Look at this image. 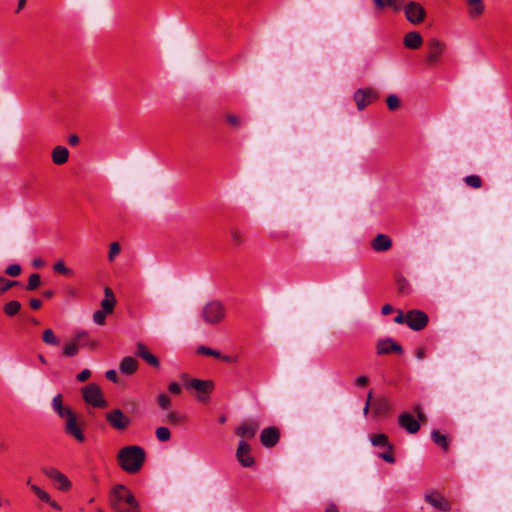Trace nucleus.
<instances>
[{
	"instance_id": "1",
	"label": "nucleus",
	"mask_w": 512,
	"mask_h": 512,
	"mask_svg": "<svg viewBox=\"0 0 512 512\" xmlns=\"http://www.w3.org/2000/svg\"><path fill=\"white\" fill-rule=\"evenodd\" d=\"M109 504L114 512H140V504L124 485H116L109 497Z\"/></svg>"
},
{
	"instance_id": "2",
	"label": "nucleus",
	"mask_w": 512,
	"mask_h": 512,
	"mask_svg": "<svg viewBox=\"0 0 512 512\" xmlns=\"http://www.w3.org/2000/svg\"><path fill=\"white\" fill-rule=\"evenodd\" d=\"M146 459L145 450L137 445L126 446L119 450L117 461L119 466L127 473L138 472Z\"/></svg>"
},
{
	"instance_id": "3",
	"label": "nucleus",
	"mask_w": 512,
	"mask_h": 512,
	"mask_svg": "<svg viewBox=\"0 0 512 512\" xmlns=\"http://www.w3.org/2000/svg\"><path fill=\"white\" fill-rule=\"evenodd\" d=\"M225 307L222 302L212 300L207 302L201 311L202 320L209 325H216L225 318Z\"/></svg>"
},
{
	"instance_id": "4",
	"label": "nucleus",
	"mask_w": 512,
	"mask_h": 512,
	"mask_svg": "<svg viewBox=\"0 0 512 512\" xmlns=\"http://www.w3.org/2000/svg\"><path fill=\"white\" fill-rule=\"evenodd\" d=\"M404 14L408 22L418 25L424 21L426 10L419 2L409 1L404 6Z\"/></svg>"
},
{
	"instance_id": "5",
	"label": "nucleus",
	"mask_w": 512,
	"mask_h": 512,
	"mask_svg": "<svg viewBox=\"0 0 512 512\" xmlns=\"http://www.w3.org/2000/svg\"><path fill=\"white\" fill-rule=\"evenodd\" d=\"M82 393L85 402L94 407H105L107 405L100 387L96 384L87 385L83 388Z\"/></svg>"
},
{
	"instance_id": "6",
	"label": "nucleus",
	"mask_w": 512,
	"mask_h": 512,
	"mask_svg": "<svg viewBox=\"0 0 512 512\" xmlns=\"http://www.w3.org/2000/svg\"><path fill=\"white\" fill-rule=\"evenodd\" d=\"M424 500L436 510L447 512L451 510L450 502L438 491L431 490L425 493Z\"/></svg>"
},
{
	"instance_id": "7",
	"label": "nucleus",
	"mask_w": 512,
	"mask_h": 512,
	"mask_svg": "<svg viewBox=\"0 0 512 512\" xmlns=\"http://www.w3.org/2000/svg\"><path fill=\"white\" fill-rule=\"evenodd\" d=\"M106 420L116 430H125L131 423V419L121 409H114L108 412Z\"/></svg>"
},
{
	"instance_id": "8",
	"label": "nucleus",
	"mask_w": 512,
	"mask_h": 512,
	"mask_svg": "<svg viewBox=\"0 0 512 512\" xmlns=\"http://www.w3.org/2000/svg\"><path fill=\"white\" fill-rule=\"evenodd\" d=\"M236 459L239 464L245 468H250L255 464V459L251 453V447L245 440H240L236 450Z\"/></svg>"
},
{
	"instance_id": "9",
	"label": "nucleus",
	"mask_w": 512,
	"mask_h": 512,
	"mask_svg": "<svg viewBox=\"0 0 512 512\" xmlns=\"http://www.w3.org/2000/svg\"><path fill=\"white\" fill-rule=\"evenodd\" d=\"M428 316L421 310L408 311L407 325L414 331H420L427 326Z\"/></svg>"
},
{
	"instance_id": "10",
	"label": "nucleus",
	"mask_w": 512,
	"mask_h": 512,
	"mask_svg": "<svg viewBox=\"0 0 512 512\" xmlns=\"http://www.w3.org/2000/svg\"><path fill=\"white\" fill-rule=\"evenodd\" d=\"M213 382L209 380L192 379L186 383L187 389H194L198 392V399L202 402L207 400L204 394H209L213 389Z\"/></svg>"
},
{
	"instance_id": "11",
	"label": "nucleus",
	"mask_w": 512,
	"mask_h": 512,
	"mask_svg": "<svg viewBox=\"0 0 512 512\" xmlns=\"http://www.w3.org/2000/svg\"><path fill=\"white\" fill-rule=\"evenodd\" d=\"M42 472L55 483H57V487L60 490H68L71 486L70 480L59 470L53 467H45L42 469Z\"/></svg>"
},
{
	"instance_id": "12",
	"label": "nucleus",
	"mask_w": 512,
	"mask_h": 512,
	"mask_svg": "<svg viewBox=\"0 0 512 512\" xmlns=\"http://www.w3.org/2000/svg\"><path fill=\"white\" fill-rule=\"evenodd\" d=\"M376 98L377 93L371 88L358 89L354 93V101L359 110H363Z\"/></svg>"
},
{
	"instance_id": "13",
	"label": "nucleus",
	"mask_w": 512,
	"mask_h": 512,
	"mask_svg": "<svg viewBox=\"0 0 512 512\" xmlns=\"http://www.w3.org/2000/svg\"><path fill=\"white\" fill-rule=\"evenodd\" d=\"M393 352L401 354L403 349L401 345L394 341L392 338H384L377 341L376 353L378 355H386Z\"/></svg>"
},
{
	"instance_id": "14",
	"label": "nucleus",
	"mask_w": 512,
	"mask_h": 512,
	"mask_svg": "<svg viewBox=\"0 0 512 512\" xmlns=\"http://www.w3.org/2000/svg\"><path fill=\"white\" fill-rule=\"evenodd\" d=\"M398 424L409 434H416L420 430L419 421L408 412H403L398 416Z\"/></svg>"
},
{
	"instance_id": "15",
	"label": "nucleus",
	"mask_w": 512,
	"mask_h": 512,
	"mask_svg": "<svg viewBox=\"0 0 512 512\" xmlns=\"http://www.w3.org/2000/svg\"><path fill=\"white\" fill-rule=\"evenodd\" d=\"M445 49V44L436 38H432L428 42V55L427 62L429 64H436L439 62L440 56Z\"/></svg>"
},
{
	"instance_id": "16",
	"label": "nucleus",
	"mask_w": 512,
	"mask_h": 512,
	"mask_svg": "<svg viewBox=\"0 0 512 512\" xmlns=\"http://www.w3.org/2000/svg\"><path fill=\"white\" fill-rule=\"evenodd\" d=\"M259 428V423L256 420H247L243 422L241 425H239L235 429V433L237 436L244 439H252Z\"/></svg>"
},
{
	"instance_id": "17",
	"label": "nucleus",
	"mask_w": 512,
	"mask_h": 512,
	"mask_svg": "<svg viewBox=\"0 0 512 512\" xmlns=\"http://www.w3.org/2000/svg\"><path fill=\"white\" fill-rule=\"evenodd\" d=\"M64 431L66 434L74 437L78 442L85 441V435L78 425L75 413L65 421Z\"/></svg>"
},
{
	"instance_id": "18",
	"label": "nucleus",
	"mask_w": 512,
	"mask_h": 512,
	"mask_svg": "<svg viewBox=\"0 0 512 512\" xmlns=\"http://www.w3.org/2000/svg\"><path fill=\"white\" fill-rule=\"evenodd\" d=\"M280 438L279 430L276 427H268L262 430L260 441L267 448L274 447Z\"/></svg>"
},
{
	"instance_id": "19",
	"label": "nucleus",
	"mask_w": 512,
	"mask_h": 512,
	"mask_svg": "<svg viewBox=\"0 0 512 512\" xmlns=\"http://www.w3.org/2000/svg\"><path fill=\"white\" fill-rule=\"evenodd\" d=\"M51 406L54 412L65 421L74 414V412L69 407L63 406V398L61 394L54 396L51 402Z\"/></svg>"
},
{
	"instance_id": "20",
	"label": "nucleus",
	"mask_w": 512,
	"mask_h": 512,
	"mask_svg": "<svg viewBox=\"0 0 512 512\" xmlns=\"http://www.w3.org/2000/svg\"><path fill=\"white\" fill-rule=\"evenodd\" d=\"M392 247V239L386 234H377L371 242V248L375 252H386Z\"/></svg>"
},
{
	"instance_id": "21",
	"label": "nucleus",
	"mask_w": 512,
	"mask_h": 512,
	"mask_svg": "<svg viewBox=\"0 0 512 512\" xmlns=\"http://www.w3.org/2000/svg\"><path fill=\"white\" fill-rule=\"evenodd\" d=\"M468 5V16L470 18H477L483 14L485 6L483 0H466Z\"/></svg>"
},
{
	"instance_id": "22",
	"label": "nucleus",
	"mask_w": 512,
	"mask_h": 512,
	"mask_svg": "<svg viewBox=\"0 0 512 512\" xmlns=\"http://www.w3.org/2000/svg\"><path fill=\"white\" fill-rule=\"evenodd\" d=\"M138 368V362L131 356L124 357L119 365L121 373L130 375L133 374Z\"/></svg>"
},
{
	"instance_id": "23",
	"label": "nucleus",
	"mask_w": 512,
	"mask_h": 512,
	"mask_svg": "<svg viewBox=\"0 0 512 512\" xmlns=\"http://www.w3.org/2000/svg\"><path fill=\"white\" fill-rule=\"evenodd\" d=\"M422 42L423 40L420 33L416 31L408 32L404 37V45L409 49H418Z\"/></svg>"
},
{
	"instance_id": "24",
	"label": "nucleus",
	"mask_w": 512,
	"mask_h": 512,
	"mask_svg": "<svg viewBox=\"0 0 512 512\" xmlns=\"http://www.w3.org/2000/svg\"><path fill=\"white\" fill-rule=\"evenodd\" d=\"M69 151L64 146H56L52 150V161L56 165H62L68 161Z\"/></svg>"
},
{
	"instance_id": "25",
	"label": "nucleus",
	"mask_w": 512,
	"mask_h": 512,
	"mask_svg": "<svg viewBox=\"0 0 512 512\" xmlns=\"http://www.w3.org/2000/svg\"><path fill=\"white\" fill-rule=\"evenodd\" d=\"M370 442L375 447H386L388 450H393L394 446L389 442L388 436L383 433H378L370 436Z\"/></svg>"
},
{
	"instance_id": "26",
	"label": "nucleus",
	"mask_w": 512,
	"mask_h": 512,
	"mask_svg": "<svg viewBox=\"0 0 512 512\" xmlns=\"http://www.w3.org/2000/svg\"><path fill=\"white\" fill-rule=\"evenodd\" d=\"M431 438L433 442L440 446L444 451H448L449 442L445 434L440 433L438 430H432Z\"/></svg>"
},
{
	"instance_id": "27",
	"label": "nucleus",
	"mask_w": 512,
	"mask_h": 512,
	"mask_svg": "<svg viewBox=\"0 0 512 512\" xmlns=\"http://www.w3.org/2000/svg\"><path fill=\"white\" fill-rule=\"evenodd\" d=\"M20 309H21V303L17 300H12L10 302H7L3 306V311H4L5 315H7L8 317L15 316L16 314L19 313Z\"/></svg>"
},
{
	"instance_id": "28",
	"label": "nucleus",
	"mask_w": 512,
	"mask_h": 512,
	"mask_svg": "<svg viewBox=\"0 0 512 512\" xmlns=\"http://www.w3.org/2000/svg\"><path fill=\"white\" fill-rule=\"evenodd\" d=\"M79 347L81 346L72 338V340L64 346L63 355L66 357H74L78 354Z\"/></svg>"
},
{
	"instance_id": "29",
	"label": "nucleus",
	"mask_w": 512,
	"mask_h": 512,
	"mask_svg": "<svg viewBox=\"0 0 512 512\" xmlns=\"http://www.w3.org/2000/svg\"><path fill=\"white\" fill-rule=\"evenodd\" d=\"M73 339L81 346L85 347L88 345H91L92 347L95 346L93 342H90L89 340V333L87 331H79L77 332Z\"/></svg>"
},
{
	"instance_id": "30",
	"label": "nucleus",
	"mask_w": 512,
	"mask_h": 512,
	"mask_svg": "<svg viewBox=\"0 0 512 512\" xmlns=\"http://www.w3.org/2000/svg\"><path fill=\"white\" fill-rule=\"evenodd\" d=\"M185 419V416L177 411L169 412L165 417V422L171 425H180Z\"/></svg>"
},
{
	"instance_id": "31",
	"label": "nucleus",
	"mask_w": 512,
	"mask_h": 512,
	"mask_svg": "<svg viewBox=\"0 0 512 512\" xmlns=\"http://www.w3.org/2000/svg\"><path fill=\"white\" fill-rule=\"evenodd\" d=\"M42 340L45 344L52 346H57L60 343L59 339L55 336L51 329H46L43 331Z\"/></svg>"
},
{
	"instance_id": "32",
	"label": "nucleus",
	"mask_w": 512,
	"mask_h": 512,
	"mask_svg": "<svg viewBox=\"0 0 512 512\" xmlns=\"http://www.w3.org/2000/svg\"><path fill=\"white\" fill-rule=\"evenodd\" d=\"M27 484L30 486V489L37 495V497L43 502H50V495L41 489L39 486L30 483V479H28Z\"/></svg>"
},
{
	"instance_id": "33",
	"label": "nucleus",
	"mask_w": 512,
	"mask_h": 512,
	"mask_svg": "<svg viewBox=\"0 0 512 512\" xmlns=\"http://www.w3.org/2000/svg\"><path fill=\"white\" fill-rule=\"evenodd\" d=\"M464 183L474 189H479L482 187V179L478 175H468L463 179Z\"/></svg>"
},
{
	"instance_id": "34",
	"label": "nucleus",
	"mask_w": 512,
	"mask_h": 512,
	"mask_svg": "<svg viewBox=\"0 0 512 512\" xmlns=\"http://www.w3.org/2000/svg\"><path fill=\"white\" fill-rule=\"evenodd\" d=\"M41 285V277L39 274L34 273L29 276L26 289L29 291L36 290Z\"/></svg>"
},
{
	"instance_id": "35",
	"label": "nucleus",
	"mask_w": 512,
	"mask_h": 512,
	"mask_svg": "<svg viewBox=\"0 0 512 512\" xmlns=\"http://www.w3.org/2000/svg\"><path fill=\"white\" fill-rule=\"evenodd\" d=\"M155 434H156L157 439L159 441H161V442L169 441L170 438H171L170 430L167 427H164V426L158 427L156 429Z\"/></svg>"
},
{
	"instance_id": "36",
	"label": "nucleus",
	"mask_w": 512,
	"mask_h": 512,
	"mask_svg": "<svg viewBox=\"0 0 512 512\" xmlns=\"http://www.w3.org/2000/svg\"><path fill=\"white\" fill-rule=\"evenodd\" d=\"M197 353L198 354H201V355H206V356H213L215 358H220L222 357V354L220 351L218 350H214L212 348H209L207 346H199L197 348Z\"/></svg>"
},
{
	"instance_id": "37",
	"label": "nucleus",
	"mask_w": 512,
	"mask_h": 512,
	"mask_svg": "<svg viewBox=\"0 0 512 512\" xmlns=\"http://www.w3.org/2000/svg\"><path fill=\"white\" fill-rule=\"evenodd\" d=\"M18 281H11L3 276H0V295L8 291L10 288L16 286Z\"/></svg>"
},
{
	"instance_id": "38",
	"label": "nucleus",
	"mask_w": 512,
	"mask_h": 512,
	"mask_svg": "<svg viewBox=\"0 0 512 512\" xmlns=\"http://www.w3.org/2000/svg\"><path fill=\"white\" fill-rule=\"evenodd\" d=\"M386 104L389 110L394 111L400 107V100L397 95L390 94L386 99Z\"/></svg>"
},
{
	"instance_id": "39",
	"label": "nucleus",
	"mask_w": 512,
	"mask_h": 512,
	"mask_svg": "<svg viewBox=\"0 0 512 512\" xmlns=\"http://www.w3.org/2000/svg\"><path fill=\"white\" fill-rule=\"evenodd\" d=\"M405 0H386V6L391 8L394 12L404 10Z\"/></svg>"
},
{
	"instance_id": "40",
	"label": "nucleus",
	"mask_w": 512,
	"mask_h": 512,
	"mask_svg": "<svg viewBox=\"0 0 512 512\" xmlns=\"http://www.w3.org/2000/svg\"><path fill=\"white\" fill-rule=\"evenodd\" d=\"M53 270L57 273H61L64 275L72 274V270L69 269L62 260H60L54 264Z\"/></svg>"
},
{
	"instance_id": "41",
	"label": "nucleus",
	"mask_w": 512,
	"mask_h": 512,
	"mask_svg": "<svg viewBox=\"0 0 512 512\" xmlns=\"http://www.w3.org/2000/svg\"><path fill=\"white\" fill-rule=\"evenodd\" d=\"M121 247L118 242H113L110 244L109 252H108V260L114 261L115 257L120 253Z\"/></svg>"
},
{
	"instance_id": "42",
	"label": "nucleus",
	"mask_w": 512,
	"mask_h": 512,
	"mask_svg": "<svg viewBox=\"0 0 512 512\" xmlns=\"http://www.w3.org/2000/svg\"><path fill=\"white\" fill-rule=\"evenodd\" d=\"M230 235H231V238L233 240V242L236 244V245H241L243 242H244V237L241 233V231L237 228H232L230 230Z\"/></svg>"
},
{
	"instance_id": "43",
	"label": "nucleus",
	"mask_w": 512,
	"mask_h": 512,
	"mask_svg": "<svg viewBox=\"0 0 512 512\" xmlns=\"http://www.w3.org/2000/svg\"><path fill=\"white\" fill-rule=\"evenodd\" d=\"M157 402L163 410H167L171 406V399L166 394L158 395Z\"/></svg>"
},
{
	"instance_id": "44",
	"label": "nucleus",
	"mask_w": 512,
	"mask_h": 512,
	"mask_svg": "<svg viewBox=\"0 0 512 512\" xmlns=\"http://www.w3.org/2000/svg\"><path fill=\"white\" fill-rule=\"evenodd\" d=\"M107 314L108 313L103 310H97L93 313V321L98 325H103Z\"/></svg>"
},
{
	"instance_id": "45",
	"label": "nucleus",
	"mask_w": 512,
	"mask_h": 512,
	"mask_svg": "<svg viewBox=\"0 0 512 512\" xmlns=\"http://www.w3.org/2000/svg\"><path fill=\"white\" fill-rule=\"evenodd\" d=\"M5 273L11 277H16L21 273V266L19 264H11L6 268Z\"/></svg>"
},
{
	"instance_id": "46",
	"label": "nucleus",
	"mask_w": 512,
	"mask_h": 512,
	"mask_svg": "<svg viewBox=\"0 0 512 512\" xmlns=\"http://www.w3.org/2000/svg\"><path fill=\"white\" fill-rule=\"evenodd\" d=\"M374 410L376 413H384L389 410V405L385 400H378L374 404Z\"/></svg>"
},
{
	"instance_id": "47",
	"label": "nucleus",
	"mask_w": 512,
	"mask_h": 512,
	"mask_svg": "<svg viewBox=\"0 0 512 512\" xmlns=\"http://www.w3.org/2000/svg\"><path fill=\"white\" fill-rule=\"evenodd\" d=\"M116 301H111L108 299H103L101 301V310L109 313H112L115 307Z\"/></svg>"
},
{
	"instance_id": "48",
	"label": "nucleus",
	"mask_w": 512,
	"mask_h": 512,
	"mask_svg": "<svg viewBox=\"0 0 512 512\" xmlns=\"http://www.w3.org/2000/svg\"><path fill=\"white\" fill-rule=\"evenodd\" d=\"M398 291L404 293L409 287L408 281L403 276H398L396 279Z\"/></svg>"
},
{
	"instance_id": "49",
	"label": "nucleus",
	"mask_w": 512,
	"mask_h": 512,
	"mask_svg": "<svg viewBox=\"0 0 512 512\" xmlns=\"http://www.w3.org/2000/svg\"><path fill=\"white\" fill-rule=\"evenodd\" d=\"M143 360L155 368L159 367V365H160L159 359L150 352H148L146 355H144Z\"/></svg>"
},
{
	"instance_id": "50",
	"label": "nucleus",
	"mask_w": 512,
	"mask_h": 512,
	"mask_svg": "<svg viewBox=\"0 0 512 512\" xmlns=\"http://www.w3.org/2000/svg\"><path fill=\"white\" fill-rule=\"evenodd\" d=\"M225 118L231 126L239 127L242 124L241 118L235 114H227Z\"/></svg>"
},
{
	"instance_id": "51",
	"label": "nucleus",
	"mask_w": 512,
	"mask_h": 512,
	"mask_svg": "<svg viewBox=\"0 0 512 512\" xmlns=\"http://www.w3.org/2000/svg\"><path fill=\"white\" fill-rule=\"evenodd\" d=\"M379 457L390 464L395 463V457L393 455V450L387 449L386 452L379 453Z\"/></svg>"
},
{
	"instance_id": "52",
	"label": "nucleus",
	"mask_w": 512,
	"mask_h": 512,
	"mask_svg": "<svg viewBox=\"0 0 512 512\" xmlns=\"http://www.w3.org/2000/svg\"><path fill=\"white\" fill-rule=\"evenodd\" d=\"M148 352L149 351H148L147 347L143 343L137 344V351H136L137 356H139L143 359L144 355H146Z\"/></svg>"
},
{
	"instance_id": "53",
	"label": "nucleus",
	"mask_w": 512,
	"mask_h": 512,
	"mask_svg": "<svg viewBox=\"0 0 512 512\" xmlns=\"http://www.w3.org/2000/svg\"><path fill=\"white\" fill-rule=\"evenodd\" d=\"M408 320V312L406 314H403L401 311H399L398 315L394 318V322L397 324H407Z\"/></svg>"
},
{
	"instance_id": "54",
	"label": "nucleus",
	"mask_w": 512,
	"mask_h": 512,
	"mask_svg": "<svg viewBox=\"0 0 512 512\" xmlns=\"http://www.w3.org/2000/svg\"><path fill=\"white\" fill-rule=\"evenodd\" d=\"M91 375L90 370L84 369L77 375V380L80 382L86 381Z\"/></svg>"
},
{
	"instance_id": "55",
	"label": "nucleus",
	"mask_w": 512,
	"mask_h": 512,
	"mask_svg": "<svg viewBox=\"0 0 512 512\" xmlns=\"http://www.w3.org/2000/svg\"><path fill=\"white\" fill-rule=\"evenodd\" d=\"M168 389L173 394H179L181 392V387L177 382L170 383Z\"/></svg>"
},
{
	"instance_id": "56",
	"label": "nucleus",
	"mask_w": 512,
	"mask_h": 512,
	"mask_svg": "<svg viewBox=\"0 0 512 512\" xmlns=\"http://www.w3.org/2000/svg\"><path fill=\"white\" fill-rule=\"evenodd\" d=\"M106 378L114 383L118 381V376L115 370H108L105 374Z\"/></svg>"
},
{
	"instance_id": "57",
	"label": "nucleus",
	"mask_w": 512,
	"mask_h": 512,
	"mask_svg": "<svg viewBox=\"0 0 512 512\" xmlns=\"http://www.w3.org/2000/svg\"><path fill=\"white\" fill-rule=\"evenodd\" d=\"M376 11H382L386 7V0H372Z\"/></svg>"
},
{
	"instance_id": "58",
	"label": "nucleus",
	"mask_w": 512,
	"mask_h": 512,
	"mask_svg": "<svg viewBox=\"0 0 512 512\" xmlns=\"http://www.w3.org/2000/svg\"><path fill=\"white\" fill-rule=\"evenodd\" d=\"M368 383V378L366 376H359L355 379V384L359 387H364Z\"/></svg>"
},
{
	"instance_id": "59",
	"label": "nucleus",
	"mask_w": 512,
	"mask_h": 512,
	"mask_svg": "<svg viewBox=\"0 0 512 512\" xmlns=\"http://www.w3.org/2000/svg\"><path fill=\"white\" fill-rule=\"evenodd\" d=\"M104 295H105L104 299H108V300H111V301H116L114 293H113V291L109 287H106L104 289Z\"/></svg>"
},
{
	"instance_id": "60",
	"label": "nucleus",
	"mask_w": 512,
	"mask_h": 512,
	"mask_svg": "<svg viewBox=\"0 0 512 512\" xmlns=\"http://www.w3.org/2000/svg\"><path fill=\"white\" fill-rule=\"evenodd\" d=\"M42 305V302L39 299L33 298L30 300V306L32 309H39Z\"/></svg>"
},
{
	"instance_id": "61",
	"label": "nucleus",
	"mask_w": 512,
	"mask_h": 512,
	"mask_svg": "<svg viewBox=\"0 0 512 512\" xmlns=\"http://www.w3.org/2000/svg\"><path fill=\"white\" fill-rule=\"evenodd\" d=\"M394 310L393 306L390 305V304H385L383 307H382V310H381V313L383 315H388L390 313H392Z\"/></svg>"
},
{
	"instance_id": "62",
	"label": "nucleus",
	"mask_w": 512,
	"mask_h": 512,
	"mask_svg": "<svg viewBox=\"0 0 512 512\" xmlns=\"http://www.w3.org/2000/svg\"><path fill=\"white\" fill-rule=\"evenodd\" d=\"M79 137L76 135V134H73V135H70L69 136V139H68V142L70 145H77L79 143Z\"/></svg>"
},
{
	"instance_id": "63",
	"label": "nucleus",
	"mask_w": 512,
	"mask_h": 512,
	"mask_svg": "<svg viewBox=\"0 0 512 512\" xmlns=\"http://www.w3.org/2000/svg\"><path fill=\"white\" fill-rule=\"evenodd\" d=\"M219 359H222L223 361L228 363H234L237 361V357L229 355H222V357H220Z\"/></svg>"
},
{
	"instance_id": "64",
	"label": "nucleus",
	"mask_w": 512,
	"mask_h": 512,
	"mask_svg": "<svg viewBox=\"0 0 512 512\" xmlns=\"http://www.w3.org/2000/svg\"><path fill=\"white\" fill-rule=\"evenodd\" d=\"M325 512H339V509L336 504L330 503L326 506Z\"/></svg>"
}]
</instances>
